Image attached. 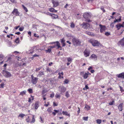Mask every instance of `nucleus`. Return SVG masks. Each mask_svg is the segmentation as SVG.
Returning <instances> with one entry per match:
<instances>
[{
	"label": "nucleus",
	"mask_w": 124,
	"mask_h": 124,
	"mask_svg": "<svg viewBox=\"0 0 124 124\" xmlns=\"http://www.w3.org/2000/svg\"><path fill=\"white\" fill-rule=\"evenodd\" d=\"M91 16L90 13H86L83 14V17L85 19V21L86 22H90L91 21L90 19Z\"/></svg>",
	"instance_id": "1"
},
{
	"label": "nucleus",
	"mask_w": 124,
	"mask_h": 124,
	"mask_svg": "<svg viewBox=\"0 0 124 124\" xmlns=\"http://www.w3.org/2000/svg\"><path fill=\"white\" fill-rule=\"evenodd\" d=\"M72 41L73 45L76 46L79 45L80 44L81 42L79 39L76 38H74L73 39Z\"/></svg>",
	"instance_id": "2"
},
{
	"label": "nucleus",
	"mask_w": 124,
	"mask_h": 124,
	"mask_svg": "<svg viewBox=\"0 0 124 124\" xmlns=\"http://www.w3.org/2000/svg\"><path fill=\"white\" fill-rule=\"evenodd\" d=\"M89 42L94 46H98L100 44L98 41L94 40H90L89 41Z\"/></svg>",
	"instance_id": "3"
},
{
	"label": "nucleus",
	"mask_w": 124,
	"mask_h": 124,
	"mask_svg": "<svg viewBox=\"0 0 124 124\" xmlns=\"http://www.w3.org/2000/svg\"><path fill=\"white\" fill-rule=\"evenodd\" d=\"M56 43V45H54L53 46H49V47H50V48L51 49L53 48H55L56 46H57V48L59 49V48L60 47L61 48V46L60 44L59 43V42L58 41H57L56 42H52L51 43V44H54L55 43Z\"/></svg>",
	"instance_id": "4"
},
{
	"label": "nucleus",
	"mask_w": 124,
	"mask_h": 124,
	"mask_svg": "<svg viewBox=\"0 0 124 124\" xmlns=\"http://www.w3.org/2000/svg\"><path fill=\"white\" fill-rule=\"evenodd\" d=\"M31 81L33 85L36 84L37 83L38 78H37L34 77L33 75H32L31 76Z\"/></svg>",
	"instance_id": "5"
},
{
	"label": "nucleus",
	"mask_w": 124,
	"mask_h": 124,
	"mask_svg": "<svg viewBox=\"0 0 124 124\" xmlns=\"http://www.w3.org/2000/svg\"><path fill=\"white\" fill-rule=\"evenodd\" d=\"M99 26L100 28V31L101 33L105 31L106 29V27L104 25H103L101 24H100Z\"/></svg>",
	"instance_id": "6"
},
{
	"label": "nucleus",
	"mask_w": 124,
	"mask_h": 124,
	"mask_svg": "<svg viewBox=\"0 0 124 124\" xmlns=\"http://www.w3.org/2000/svg\"><path fill=\"white\" fill-rule=\"evenodd\" d=\"M59 91L61 93H64L66 91V88L63 86H61L59 87Z\"/></svg>",
	"instance_id": "7"
},
{
	"label": "nucleus",
	"mask_w": 124,
	"mask_h": 124,
	"mask_svg": "<svg viewBox=\"0 0 124 124\" xmlns=\"http://www.w3.org/2000/svg\"><path fill=\"white\" fill-rule=\"evenodd\" d=\"M51 2L54 7H57L59 5V2L56 0H51Z\"/></svg>",
	"instance_id": "8"
},
{
	"label": "nucleus",
	"mask_w": 124,
	"mask_h": 124,
	"mask_svg": "<svg viewBox=\"0 0 124 124\" xmlns=\"http://www.w3.org/2000/svg\"><path fill=\"white\" fill-rule=\"evenodd\" d=\"M83 53L85 56V57H87L89 56L90 52L87 49H86L84 51Z\"/></svg>",
	"instance_id": "9"
},
{
	"label": "nucleus",
	"mask_w": 124,
	"mask_h": 124,
	"mask_svg": "<svg viewBox=\"0 0 124 124\" xmlns=\"http://www.w3.org/2000/svg\"><path fill=\"white\" fill-rule=\"evenodd\" d=\"M12 13L13 15H15L16 16H19L20 13L18 11L17 9L15 8L12 12Z\"/></svg>",
	"instance_id": "10"
},
{
	"label": "nucleus",
	"mask_w": 124,
	"mask_h": 124,
	"mask_svg": "<svg viewBox=\"0 0 124 124\" xmlns=\"http://www.w3.org/2000/svg\"><path fill=\"white\" fill-rule=\"evenodd\" d=\"M82 27L84 29H87L89 26V24L87 23H83L81 25Z\"/></svg>",
	"instance_id": "11"
},
{
	"label": "nucleus",
	"mask_w": 124,
	"mask_h": 124,
	"mask_svg": "<svg viewBox=\"0 0 124 124\" xmlns=\"http://www.w3.org/2000/svg\"><path fill=\"white\" fill-rule=\"evenodd\" d=\"M97 56L94 54H92L91 56L89 57V58H91L94 61L97 60Z\"/></svg>",
	"instance_id": "12"
},
{
	"label": "nucleus",
	"mask_w": 124,
	"mask_h": 124,
	"mask_svg": "<svg viewBox=\"0 0 124 124\" xmlns=\"http://www.w3.org/2000/svg\"><path fill=\"white\" fill-rule=\"evenodd\" d=\"M5 74V76L7 78H9L11 76V74L8 71H4Z\"/></svg>",
	"instance_id": "13"
},
{
	"label": "nucleus",
	"mask_w": 124,
	"mask_h": 124,
	"mask_svg": "<svg viewBox=\"0 0 124 124\" xmlns=\"http://www.w3.org/2000/svg\"><path fill=\"white\" fill-rule=\"evenodd\" d=\"M123 103H121L118 106V108L119 111H122L123 110Z\"/></svg>",
	"instance_id": "14"
},
{
	"label": "nucleus",
	"mask_w": 124,
	"mask_h": 124,
	"mask_svg": "<svg viewBox=\"0 0 124 124\" xmlns=\"http://www.w3.org/2000/svg\"><path fill=\"white\" fill-rule=\"evenodd\" d=\"M117 76L118 78L124 79V73L122 72L118 74L117 75Z\"/></svg>",
	"instance_id": "15"
},
{
	"label": "nucleus",
	"mask_w": 124,
	"mask_h": 124,
	"mask_svg": "<svg viewBox=\"0 0 124 124\" xmlns=\"http://www.w3.org/2000/svg\"><path fill=\"white\" fill-rule=\"evenodd\" d=\"M89 74L90 75L91 74L89 72H88L87 73H85L83 76L84 78L85 79H86L88 77Z\"/></svg>",
	"instance_id": "16"
},
{
	"label": "nucleus",
	"mask_w": 124,
	"mask_h": 124,
	"mask_svg": "<svg viewBox=\"0 0 124 124\" xmlns=\"http://www.w3.org/2000/svg\"><path fill=\"white\" fill-rule=\"evenodd\" d=\"M116 28L118 30H119L121 27H124L123 25H122L120 23H119L116 25Z\"/></svg>",
	"instance_id": "17"
},
{
	"label": "nucleus",
	"mask_w": 124,
	"mask_h": 124,
	"mask_svg": "<svg viewBox=\"0 0 124 124\" xmlns=\"http://www.w3.org/2000/svg\"><path fill=\"white\" fill-rule=\"evenodd\" d=\"M39 106V102L37 101L35 103L34 105V108L35 109H38Z\"/></svg>",
	"instance_id": "18"
},
{
	"label": "nucleus",
	"mask_w": 124,
	"mask_h": 124,
	"mask_svg": "<svg viewBox=\"0 0 124 124\" xmlns=\"http://www.w3.org/2000/svg\"><path fill=\"white\" fill-rule=\"evenodd\" d=\"M121 20V19L120 18L119 19H116L115 20H114V21L111 23V25L113 24H114L115 23L117 22H120Z\"/></svg>",
	"instance_id": "19"
},
{
	"label": "nucleus",
	"mask_w": 124,
	"mask_h": 124,
	"mask_svg": "<svg viewBox=\"0 0 124 124\" xmlns=\"http://www.w3.org/2000/svg\"><path fill=\"white\" fill-rule=\"evenodd\" d=\"M65 41L64 38H63L61 39V43L62 44V47L65 46L66 45L65 43Z\"/></svg>",
	"instance_id": "20"
},
{
	"label": "nucleus",
	"mask_w": 124,
	"mask_h": 124,
	"mask_svg": "<svg viewBox=\"0 0 124 124\" xmlns=\"http://www.w3.org/2000/svg\"><path fill=\"white\" fill-rule=\"evenodd\" d=\"M51 16L52 18L53 19H55L58 18L57 15L54 14H52Z\"/></svg>",
	"instance_id": "21"
},
{
	"label": "nucleus",
	"mask_w": 124,
	"mask_h": 124,
	"mask_svg": "<svg viewBox=\"0 0 124 124\" xmlns=\"http://www.w3.org/2000/svg\"><path fill=\"white\" fill-rule=\"evenodd\" d=\"M49 11L52 12H56L57 11L55 10L54 8H52L49 9Z\"/></svg>",
	"instance_id": "22"
},
{
	"label": "nucleus",
	"mask_w": 124,
	"mask_h": 124,
	"mask_svg": "<svg viewBox=\"0 0 124 124\" xmlns=\"http://www.w3.org/2000/svg\"><path fill=\"white\" fill-rule=\"evenodd\" d=\"M54 112H53L52 113V114H53L54 116H55L56 114L58 113L59 112V110H57L56 109H54Z\"/></svg>",
	"instance_id": "23"
},
{
	"label": "nucleus",
	"mask_w": 124,
	"mask_h": 124,
	"mask_svg": "<svg viewBox=\"0 0 124 124\" xmlns=\"http://www.w3.org/2000/svg\"><path fill=\"white\" fill-rule=\"evenodd\" d=\"M42 75H44L43 72V71H40L39 72V74L37 76L39 77H41Z\"/></svg>",
	"instance_id": "24"
},
{
	"label": "nucleus",
	"mask_w": 124,
	"mask_h": 124,
	"mask_svg": "<svg viewBox=\"0 0 124 124\" xmlns=\"http://www.w3.org/2000/svg\"><path fill=\"white\" fill-rule=\"evenodd\" d=\"M26 93V91L25 90L21 92L20 93V95L23 96L24 95H25Z\"/></svg>",
	"instance_id": "25"
},
{
	"label": "nucleus",
	"mask_w": 124,
	"mask_h": 124,
	"mask_svg": "<svg viewBox=\"0 0 124 124\" xmlns=\"http://www.w3.org/2000/svg\"><path fill=\"white\" fill-rule=\"evenodd\" d=\"M62 113L63 115H66L67 116H70V115L67 112L63 111Z\"/></svg>",
	"instance_id": "26"
},
{
	"label": "nucleus",
	"mask_w": 124,
	"mask_h": 124,
	"mask_svg": "<svg viewBox=\"0 0 124 124\" xmlns=\"http://www.w3.org/2000/svg\"><path fill=\"white\" fill-rule=\"evenodd\" d=\"M35 120L34 118V115H33L32 120L30 121V123H34L35 122Z\"/></svg>",
	"instance_id": "27"
},
{
	"label": "nucleus",
	"mask_w": 124,
	"mask_h": 124,
	"mask_svg": "<svg viewBox=\"0 0 124 124\" xmlns=\"http://www.w3.org/2000/svg\"><path fill=\"white\" fill-rule=\"evenodd\" d=\"M22 7L23 9L26 12H28V10L27 8L26 7L23 5H22Z\"/></svg>",
	"instance_id": "28"
},
{
	"label": "nucleus",
	"mask_w": 124,
	"mask_h": 124,
	"mask_svg": "<svg viewBox=\"0 0 124 124\" xmlns=\"http://www.w3.org/2000/svg\"><path fill=\"white\" fill-rule=\"evenodd\" d=\"M85 33L90 36H92L93 34V33L90 31H86Z\"/></svg>",
	"instance_id": "29"
},
{
	"label": "nucleus",
	"mask_w": 124,
	"mask_h": 124,
	"mask_svg": "<svg viewBox=\"0 0 124 124\" xmlns=\"http://www.w3.org/2000/svg\"><path fill=\"white\" fill-rule=\"evenodd\" d=\"M67 59L68 62L71 63L72 60V58H71L70 57H67Z\"/></svg>",
	"instance_id": "30"
},
{
	"label": "nucleus",
	"mask_w": 124,
	"mask_h": 124,
	"mask_svg": "<svg viewBox=\"0 0 124 124\" xmlns=\"http://www.w3.org/2000/svg\"><path fill=\"white\" fill-rule=\"evenodd\" d=\"M97 123L98 124H100L101 122V120L99 119H98L96 120Z\"/></svg>",
	"instance_id": "31"
},
{
	"label": "nucleus",
	"mask_w": 124,
	"mask_h": 124,
	"mask_svg": "<svg viewBox=\"0 0 124 124\" xmlns=\"http://www.w3.org/2000/svg\"><path fill=\"white\" fill-rule=\"evenodd\" d=\"M60 97V95L59 94L56 93L55 95V97L56 98H58L59 99Z\"/></svg>",
	"instance_id": "32"
},
{
	"label": "nucleus",
	"mask_w": 124,
	"mask_h": 124,
	"mask_svg": "<svg viewBox=\"0 0 124 124\" xmlns=\"http://www.w3.org/2000/svg\"><path fill=\"white\" fill-rule=\"evenodd\" d=\"M85 108L87 109V110H89L90 108V107L89 105H86L85 106Z\"/></svg>",
	"instance_id": "33"
},
{
	"label": "nucleus",
	"mask_w": 124,
	"mask_h": 124,
	"mask_svg": "<svg viewBox=\"0 0 124 124\" xmlns=\"http://www.w3.org/2000/svg\"><path fill=\"white\" fill-rule=\"evenodd\" d=\"M47 111L49 112V114L51 113L52 112L51 110V108H48L47 109Z\"/></svg>",
	"instance_id": "34"
},
{
	"label": "nucleus",
	"mask_w": 124,
	"mask_h": 124,
	"mask_svg": "<svg viewBox=\"0 0 124 124\" xmlns=\"http://www.w3.org/2000/svg\"><path fill=\"white\" fill-rule=\"evenodd\" d=\"M75 24L73 23H71L70 26L71 28H73L75 27Z\"/></svg>",
	"instance_id": "35"
},
{
	"label": "nucleus",
	"mask_w": 124,
	"mask_h": 124,
	"mask_svg": "<svg viewBox=\"0 0 124 124\" xmlns=\"http://www.w3.org/2000/svg\"><path fill=\"white\" fill-rule=\"evenodd\" d=\"M25 116V115L24 114H20L18 116L21 117V118H23V117H24Z\"/></svg>",
	"instance_id": "36"
},
{
	"label": "nucleus",
	"mask_w": 124,
	"mask_h": 124,
	"mask_svg": "<svg viewBox=\"0 0 124 124\" xmlns=\"http://www.w3.org/2000/svg\"><path fill=\"white\" fill-rule=\"evenodd\" d=\"M15 42L17 44H18L19 43V38H17L15 40Z\"/></svg>",
	"instance_id": "37"
},
{
	"label": "nucleus",
	"mask_w": 124,
	"mask_h": 124,
	"mask_svg": "<svg viewBox=\"0 0 124 124\" xmlns=\"http://www.w3.org/2000/svg\"><path fill=\"white\" fill-rule=\"evenodd\" d=\"M65 95L67 98H68L70 96V95L69 93L68 92V91L66 92Z\"/></svg>",
	"instance_id": "38"
},
{
	"label": "nucleus",
	"mask_w": 124,
	"mask_h": 124,
	"mask_svg": "<svg viewBox=\"0 0 124 124\" xmlns=\"http://www.w3.org/2000/svg\"><path fill=\"white\" fill-rule=\"evenodd\" d=\"M64 82V84H67L68 83L69 80L67 79H65Z\"/></svg>",
	"instance_id": "39"
},
{
	"label": "nucleus",
	"mask_w": 124,
	"mask_h": 124,
	"mask_svg": "<svg viewBox=\"0 0 124 124\" xmlns=\"http://www.w3.org/2000/svg\"><path fill=\"white\" fill-rule=\"evenodd\" d=\"M28 91L30 93H33L32 90L31 89H29Z\"/></svg>",
	"instance_id": "40"
},
{
	"label": "nucleus",
	"mask_w": 124,
	"mask_h": 124,
	"mask_svg": "<svg viewBox=\"0 0 124 124\" xmlns=\"http://www.w3.org/2000/svg\"><path fill=\"white\" fill-rule=\"evenodd\" d=\"M105 35L106 36H108L110 35V34L109 32H106L105 33Z\"/></svg>",
	"instance_id": "41"
},
{
	"label": "nucleus",
	"mask_w": 124,
	"mask_h": 124,
	"mask_svg": "<svg viewBox=\"0 0 124 124\" xmlns=\"http://www.w3.org/2000/svg\"><path fill=\"white\" fill-rule=\"evenodd\" d=\"M54 95V93L53 92H52V93L51 94H50V97L51 98H53Z\"/></svg>",
	"instance_id": "42"
},
{
	"label": "nucleus",
	"mask_w": 124,
	"mask_h": 124,
	"mask_svg": "<svg viewBox=\"0 0 124 124\" xmlns=\"http://www.w3.org/2000/svg\"><path fill=\"white\" fill-rule=\"evenodd\" d=\"M119 87L120 89V91L122 92H124V90L123 89V87H122L119 86Z\"/></svg>",
	"instance_id": "43"
},
{
	"label": "nucleus",
	"mask_w": 124,
	"mask_h": 124,
	"mask_svg": "<svg viewBox=\"0 0 124 124\" xmlns=\"http://www.w3.org/2000/svg\"><path fill=\"white\" fill-rule=\"evenodd\" d=\"M24 27H22L19 28V30L20 31H23L24 29Z\"/></svg>",
	"instance_id": "44"
},
{
	"label": "nucleus",
	"mask_w": 124,
	"mask_h": 124,
	"mask_svg": "<svg viewBox=\"0 0 124 124\" xmlns=\"http://www.w3.org/2000/svg\"><path fill=\"white\" fill-rule=\"evenodd\" d=\"M89 89V87H88L87 85H85V88H83V89L84 90H86L87 89Z\"/></svg>",
	"instance_id": "45"
},
{
	"label": "nucleus",
	"mask_w": 124,
	"mask_h": 124,
	"mask_svg": "<svg viewBox=\"0 0 124 124\" xmlns=\"http://www.w3.org/2000/svg\"><path fill=\"white\" fill-rule=\"evenodd\" d=\"M58 75H59V76H58V78H63V76H61V73L59 72L58 74Z\"/></svg>",
	"instance_id": "46"
},
{
	"label": "nucleus",
	"mask_w": 124,
	"mask_h": 124,
	"mask_svg": "<svg viewBox=\"0 0 124 124\" xmlns=\"http://www.w3.org/2000/svg\"><path fill=\"white\" fill-rule=\"evenodd\" d=\"M51 49L50 48H48L47 50H46L45 51L46 52H48L49 53H50L51 51Z\"/></svg>",
	"instance_id": "47"
},
{
	"label": "nucleus",
	"mask_w": 124,
	"mask_h": 124,
	"mask_svg": "<svg viewBox=\"0 0 124 124\" xmlns=\"http://www.w3.org/2000/svg\"><path fill=\"white\" fill-rule=\"evenodd\" d=\"M84 120L85 121H87L88 120V117H84L83 118Z\"/></svg>",
	"instance_id": "48"
},
{
	"label": "nucleus",
	"mask_w": 124,
	"mask_h": 124,
	"mask_svg": "<svg viewBox=\"0 0 124 124\" xmlns=\"http://www.w3.org/2000/svg\"><path fill=\"white\" fill-rule=\"evenodd\" d=\"M26 121L28 123L29 122L30 123V119L29 118V117L28 116V118H27L26 119Z\"/></svg>",
	"instance_id": "49"
},
{
	"label": "nucleus",
	"mask_w": 124,
	"mask_h": 124,
	"mask_svg": "<svg viewBox=\"0 0 124 124\" xmlns=\"http://www.w3.org/2000/svg\"><path fill=\"white\" fill-rule=\"evenodd\" d=\"M114 103V101H113L111 102H110L109 103V104L110 105H113V104Z\"/></svg>",
	"instance_id": "50"
},
{
	"label": "nucleus",
	"mask_w": 124,
	"mask_h": 124,
	"mask_svg": "<svg viewBox=\"0 0 124 124\" xmlns=\"http://www.w3.org/2000/svg\"><path fill=\"white\" fill-rule=\"evenodd\" d=\"M4 85L5 84L4 83H1L0 84V88H3Z\"/></svg>",
	"instance_id": "51"
},
{
	"label": "nucleus",
	"mask_w": 124,
	"mask_h": 124,
	"mask_svg": "<svg viewBox=\"0 0 124 124\" xmlns=\"http://www.w3.org/2000/svg\"><path fill=\"white\" fill-rule=\"evenodd\" d=\"M44 13L46 14L47 15H50L51 16L52 14V13H51L49 12H47V13L44 12Z\"/></svg>",
	"instance_id": "52"
},
{
	"label": "nucleus",
	"mask_w": 124,
	"mask_h": 124,
	"mask_svg": "<svg viewBox=\"0 0 124 124\" xmlns=\"http://www.w3.org/2000/svg\"><path fill=\"white\" fill-rule=\"evenodd\" d=\"M4 57V56L2 54H0V60Z\"/></svg>",
	"instance_id": "53"
},
{
	"label": "nucleus",
	"mask_w": 124,
	"mask_h": 124,
	"mask_svg": "<svg viewBox=\"0 0 124 124\" xmlns=\"http://www.w3.org/2000/svg\"><path fill=\"white\" fill-rule=\"evenodd\" d=\"M46 70L47 71V72H50L51 71V70L49 69V68L48 67L47 68Z\"/></svg>",
	"instance_id": "54"
},
{
	"label": "nucleus",
	"mask_w": 124,
	"mask_h": 124,
	"mask_svg": "<svg viewBox=\"0 0 124 124\" xmlns=\"http://www.w3.org/2000/svg\"><path fill=\"white\" fill-rule=\"evenodd\" d=\"M46 95V94L43 95L42 96L43 98V100H45L46 99V98L45 97Z\"/></svg>",
	"instance_id": "55"
},
{
	"label": "nucleus",
	"mask_w": 124,
	"mask_h": 124,
	"mask_svg": "<svg viewBox=\"0 0 124 124\" xmlns=\"http://www.w3.org/2000/svg\"><path fill=\"white\" fill-rule=\"evenodd\" d=\"M66 36L68 37H71L72 36L71 34H66Z\"/></svg>",
	"instance_id": "56"
},
{
	"label": "nucleus",
	"mask_w": 124,
	"mask_h": 124,
	"mask_svg": "<svg viewBox=\"0 0 124 124\" xmlns=\"http://www.w3.org/2000/svg\"><path fill=\"white\" fill-rule=\"evenodd\" d=\"M78 110L77 111V112L78 113V115L79 114V113H80V108L79 107H78Z\"/></svg>",
	"instance_id": "57"
},
{
	"label": "nucleus",
	"mask_w": 124,
	"mask_h": 124,
	"mask_svg": "<svg viewBox=\"0 0 124 124\" xmlns=\"http://www.w3.org/2000/svg\"><path fill=\"white\" fill-rule=\"evenodd\" d=\"M54 26L55 27H56V28H59V29H62V28L59 27V26H56L55 25H54Z\"/></svg>",
	"instance_id": "58"
},
{
	"label": "nucleus",
	"mask_w": 124,
	"mask_h": 124,
	"mask_svg": "<svg viewBox=\"0 0 124 124\" xmlns=\"http://www.w3.org/2000/svg\"><path fill=\"white\" fill-rule=\"evenodd\" d=\"M20 34V33L19 32H16L15 33V34H17V35H19Z\"/></svg>",
	"instance_id": "59"
},
{
	"label": "nucleus",
	"mask_w": 124,
	"mask_h": 124,
	"mask_svg": "<svg viewBox=\"0 0 124 124\" xmlns=\"http://www.w3.org/2000/svg\"><path fill=\"white\" fill-rule=\"evenodd\" d=\"M93 1V0H87V1L89 2H92Z\"/></svg>",
	"instance_id": "60"
},
{
	"label": "nucleus",
	"mask_w": 124,
	"mask_h": 124,
	"mask_svg": "<svg viewBox=\"0 0 124 124\" xmlns=\"http://www.w3.org/2000/svg\"><path fill=\"white\" fill-rule=\"evenodd\" d=\"M41 68H36V71H39L40 69Z\"/></svg>",
	"instance_id": "61"
},
{
	"label": "nucleus",
	"mask_w": 124,
	"mask_h": 124,
	"mask_svg": "<svg viewBox=\"0 0 124 124\" xmlns=\"http://www.w3.org/2000/svg\"><path fill=\"white\" fill-rule=\"evenodd\" d=\"M34 36L35 37H39V36H38L37 35L36 33H35L34 34Z\"/></svg>",
	"instance_id": "62"
},
{
	"label": "nucleus",
	"mask_w": 124,
	"mask_h": 124,
	"mask_svg": "<svg viewBox=\"0 0 124 124\" xmlns=\"http://www.w3.org/2000/svg\"><path fill=\"white\" fill-rule=\"evenodd\" d=\"M33 57H36V56H39V55H37L36 54H34V55H33Z\"/></svg>",
	"instance_id": "63"
},
{
	"label": "nucleus",
	"mask_w": 124,
	"mask_h": 124,
	"mask_svg": "<svg viewBox=\"0 0 124 124\" xmlns=\"http://www.w3.org/2000/svg\"><path fill=\"white\" fill-rule=\"evenodd\" d=\"M92 66H90L89 68L88 69V70H91L90 69L92 68Z\"/></svg>",
	"instance_id": "64"
}]
</instances>
